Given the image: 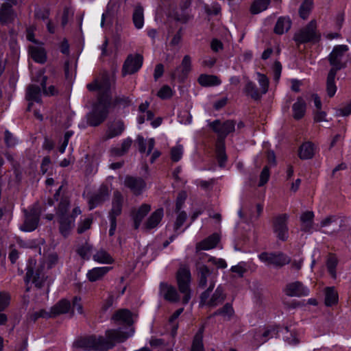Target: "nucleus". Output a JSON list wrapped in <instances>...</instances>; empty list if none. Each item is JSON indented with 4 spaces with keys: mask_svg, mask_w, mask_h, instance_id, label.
I'll return each instance as SVG.
<instances>
[{
    "mask_svg": "<svg viewBox=\"0 0 351 351\" xmlns=\"http://www.w3.org/2000/svg\"><path fill=\"white\" fill-rule=\"evenodd\" d=\"M338 301V294L333 287H327L325 290V304L328 306L335 304Z\"/></svg>",
    "mask_w": 351,
    "mask_h": 351,
    "instance_id": "de8ad7c7",
    "label": "nucleus"
},
{
    "mask_svg": "<svg viewBox=\"0 0 351 351\" xmlns=\"http://www.w3.org/2000/svg\"><path fill=\"white\" fill-rule=\"evenodd\" d=\"M258 258L267 265H273L276 267H282L291 262V258L281 252H262Z\"/></svg>",
    "mask_w": 351,
    "mask_h": 351,
    "instance_id": "1a4fd4ad",
    "label": "nucleus"
},
{
    "mask_svg": "<svg viewBox=\"0 0 351 351\" xmlns=\"http://www.w3.org/2000/svg\"><path fill=\"white\" fill-rule=\"evenodd\" d=\"M348 47L346 45L335 46L328 56V61L332 66L330 70H333L335 73L344 69L348 62Z\"/></svg>",
    "mask_w": 351,
    "mask_h": 351,
    "instance_id": "423d86ee",
    "label": "nucleus"
},
{
    "mask_svg": "<svg viewBox=\"0 0 351 351\" xmlns=\"http://www.w3.org/2000/svg\"><path fill=\"white\" fill-rule=\"evenodd\" d=\"M44 266H36V262L30 261L27 267L25 282L27 285L30 281L38 288H41L45 281L46 277L43 272Z\"/></svg>",
    "mask_w": 351,
    "mask_h": 351,
    "instance_id": "6e6552de",
    "label": "nucleus"
},
{
    "mask_svg": "<svg viewBox=\"0 0 351 351\" xmlns=\"http://www.w3.org/2000/svg\"><path fill=\"white\" fill-rule=\"evenodd\" d=\"M198 285L205 288L208 284L210 285V278L215 282V277L212 275L211 271L205 265H200L197 268Z\"/></svg>",
    "mask_w": 351,
    "mask_h": 351,
    "instance_id": "4be33fe9",
    "label": "nucleus"
},
{
    "mask_svg": "<svg viewBox=\"0 0 351 351\" xmlns=\"http://www.w3.org/2000/svg\"><path fill=\"white\" fill-rule=\"evenodd\" d=\"M92 223L91 219H85L84 221L80 222L77 227V232L79 234H82L86 230H88L90 228Z\"/></svg>",
    "mask_w": 351,
    "mask_h": 351,
    "instance_id": "774afa93",
    "label": "nucleus"
},
{
    "mask_svg": "<svg viewBox=\"0 0 351 351\" xmlns=\"http://www.w3.org/2000/svg\"><path fill=\"white\" fill-rule=\"evenodd\" d=\"M215 287V281L210 278V286L204 291L200 296V305L215 307L221 304L226 299V295L223 293V289L219 286L212 296L210 298L211 291Z\"/></svg>",
    "mask_w": 351,
    "mask_h": 351,
    "instance_id": "20e7f679",
    "label": "nucleus"
},
{
    "mask_svg": "<svg viewBox=\"0 0 351 351\" xmlns=\"http://www.w3.org/2000/svg\"><path fill=\"white\" fill-rule=\"evenodd\" d=\"M110 97L105 94L98 96L97 102L94 105L93 110L87 117V123L93 127H96L102 123L107 118L110 106Z\"/></svg>",
    "mask_w": 351,
    "mask_h": 351,
    "instance_id": "f03ea898",
    "label": "nucleus"
},
{
    "mask_svg": "<svg viewBox=\"0 0 351 351\" xmlns=\"http://www.w3.org/2000/svg\"><path fill=\"white\" fill-rule=\"evenodd\" d=\"M291 26V21L289 17L281 16L280 17L274 27V32L276 34H283L287 32Z\"/></svg>",
    "mask_w": 351,
    "mask_h": 351,
    "instance_id": "c9c22d12",
    "label": "nucleus"
},
{
    "mask_svg": "<svg viewBox=\"0 0 351 351\" xmlns=\"http://www.w3.org/2000/svg\"><path fill=\"white\" fill-rule=\"evenodd\" d=\"M336 75L337 73L333 70H330L328 73L326 79V92L329 97H332L337 91V86L335 82Z\"/></svg>",
    "mask_w": 351,
    "mask_h": 351,
    "instance_id": "a19ab883",
    "label": "nucleus"
},
{
    "mask_svg": "<svg viewBox=\"0 0 351 351\" xmlns=\"http://www.w3.org/2000/svg\"><path fill=\"white\" fill-rule=\"evenodd\" d=\"M216 154L219 166L221 167H223L227 160V156L226 154L225 149V142H216Z\"/></svg>",
    "mask_w": 351,
    "mask_h": 351,
    "instance_id": "a18cd8bd",
    "label": "nucleus"
},
{
    "mask_svg": "<svg viewBox=\"0 0 351 351\" xmlns=\"http://www.w3.org/2000/svg\"><path fill=\"white\" fill-rule=\"evenodd\" d=\"M125 130V125L121 120H115L108 123L107 130L103 138L107 141L120 136Z\"/></svg>",
    "mask_w": 351,
    "mask_h": 351,
    "instance_id": "aec40b11",
    "label": "nucleus"
},
{
    "mask_svg": "<svg viewBox=\"0 0 351 351\" xmlns=\"http://www.w3.org/2000/svg\"><path fill=\"white\" fill-rule=\"evenodd\" d=\"M234 309L231 304L226 303L223 307L215 311L209 317L221 315L224 320H230L234 315Z\"/></svg>",
    "mask_w": 351,
    "mask_h": 351,
    "instance_id": "58836bf2",
    "label": "nucleus"
},
{
    "mask_svg": "<svg viewBox=\"0 0 351 351\" xmlns=\"http://www.w3.org/2000/svg\"><path fill=\"white\" fill-rule=\"evenodd\" d=\"M275 334L276 331L274 329H266L262 333L256 332L255 337L256 339L259 340L261 343H263Z\"/></svg>",
    "mask_w": 351,
    "mask_h": 351,
    "instance_id": "5fc2aeb1",
    "label": "nucleus"
},
{
    "mask_svg": "<svg viewBox=\"0 0 351 351\" xmlns=\"http://www.w3.org/2000/svg\"><path fill=\"white\" fill-rule=\"evenodd\" d=\"M236 123L233 120L221 122L215 120L209 124L210 128L218 135L217 141L225 142L226 137L235 130Z\"/></svg>",
    "mask_w": 351,
    "mask_h": 351,
    "instance_id": "9d476101",
    "label": "nucleus"
},
{
    "mask_svg": "<svg viewBox=\"0 0 351 351\" xmlns=\"http://www.w3.org/2000/svg\"><path fill=\"white\" fill-rule=\"evenodd\" d=\"M40 75H42V80L40 82V85L43 91L44 95L47 96H52L55 95L58 93V91L54 86H50L48 88H47V77L43 75V73H40Z\"/></svg>",
    "mask_w": 351,
    "mask_h": 351,
    "instance_id": "3c124183",
    "label": "nucleus"
},
{
    "mask_svg": "<svg viewBox=\"0 0 351 351\" xmlns=\"http://www.w3.org/2000/svg\"><path fill=\"white\" fill-rule=\"evenodd\" d=\"M285 294L289 297H305L308 295L309 289L302 282L295 281L286 285L283 289Z\"/></svg>",
    "mask_w": 351,
    "mask_h": 351,
    "instance_id": "2eb2a0df",
    "label": "nucleus"
},
{
    "mask_svg": "<svg viewBox=\"0 0 351 351\" xmlns=\"http://www.w3.org/2000/svg\"><path fill=\"white\" fill-rule=\"evenodd\" d=\"M158 97L162 99H167L172 97L173 90L168 85H164L158 92Z\"/></svg>",
    "mask_w": 351,
    "mask_h": 351,
    "instance_id": "bf43d9fd",
    "label": "nucleus"
},
{
    "mask_svg": "<svg viewBox=\"0 0 351 351\" xmlns=\"http://www.w3.org/2000/svg\"><path fill=\"white\" fill-rule=\"evenodd\" d=\"M71 200L68 195H62L56 208V217L59 224V232L64 237H68L75 226L77 216L82 213L79 206L75 207L71 213H69Z\"/></svg>",
    "mask_w": 351,
    "mask_h": 351,
    "instance_id": "f257e3e1",
    "label": "nucleus"
},
{
    "mask_svg": "<svg viewBox=\"0 0 351 351\" xmlns=\"http://www.w3.org/2000/svg\"><path fill=\"white\" fill-rule=\"evenodd\" d=\"M197 81L202 86H217L221 84V80L219 77L213 75L201 74Z\"/></svg>",
    "mask_w": 351,
    "mask_h": 351,
    "instance_id": "4c0bfd02",
    "label": "nucleus"
},
{
    "mask_svg": "<svg viewBox=\"0 0 351 351\" xmlns=\"http://www.w3.org/2000/svg\"><path fill=\"white\" fill-rule=\"evenodd\" d=\"M92 249V245L86 243L77 250V252L82 258L88 260L90 257Z\"/></svg>",
    "mask_w": 351,
    "mask_h": 351,
    "instance_id": "864d4df0",
    "label": "nucleus"
},
{
    "mask_svg": "<svg viewBox=\"0 0 351 351\" xmlns=\"http://www.w3.org/2000/svg\"><path fill=\"white\" fill-rule=\"evenodd\" d=\"M143 57L141 54H130L122 67V75H132L137 72L143 65Z\"/></svg>",
    "mask_w": 351,
    "mask_h": 351,
    "instance_id": "ddd939ff",
    "label": "nucleus"
},
{
    "mask_svg": "<svg viewBox=\"0 0 351 351\" xmlns=\"http://www.w3.org/2000/svg\"><path fill=\"white\" fill-rule=\"evenodd\" d=\"M298 155L302 160L312 158L315 155L314 145L311 142L303 143L299 148Z\"/></svg>",
    "mask_w": 351,
    "mask_h": 351,
    "instance_id": "473e14b6",
    "label": "nucleus"
},
{
    "mask_svg": "<svg viewBox=\"0 0 351 351\" xmlns=\"http://www.w3.org/2000/svg\"><path fill=\"white\" fill-rule=\"evenodd\" d=\"M25 98L29 101L27 110L30 111L33 101L37 103L41 101V91L40 87L34 84L29 85L27 88Z\"/></svg>",
    "mask_w": 351,
    "mask_h": 351,
    "instance_id": "b1692460",
    "label": "nucleus"
},
{
    "mask_svg": "<svg viewBox=\"0 0 351 351\" xmlns=\"http://www.w3.org/2000/svg\"><path fill=\"white\" fill-rule=\"evenodd\" d=\"M257 80L260 86L259 90L263 95H265L268 91L269 85V79L265 74H262L261 73H257Z\"/></svg>",
    "mask_w": 351,
    "mask_h": 351,
    "instance_id": "603ef678",
    "label": "nucleus"
},
{
    "mask_svg": "<svg viewBox=\"0 0 351 351\" xmlns=\"http://www.w3.org/2000/svg\"><path fill=\"white\" fill-rule=\"evenodd\" d=\"M100 342V335H90L76 339L73 346L87 351H104L102 343Z\"/></svg>",
    "mask_w": 351,
    "mask_h": 351,
    "instance_id": "f8f14e48",
    "label": "nucleus"
},
{
    "mask_svg": "<svg viewBox=\"0 0 351 351\" xmlns=\"http://www.w3.org/2000/svg\"><path fill=\"white\" fill-rule=\"evenodd\" d=\"M270 0H254L250 6V11L252 14H257L267 9Z\"/></svg>",
    "mask_w": 351,
    "mask_h": 351,
    "instance_id": "37998d69",
    "label": "nucleus"
},
{
    "mask_svg": "<svg viewBox=\"0 0 351 351\" xmlns=\"http://www.w3.org/2000/svg\"><path fill=\"white\" fill-rule=\"evenodd\" d=\"M186 197L187 195L185 191H180L178 193L176 201V212L180 211L185 202Z\"/></svg>",
    "mask_w": 351,
    "mask_h": 351,
    "instance_id": "e2e57ef3",
    "label": "nucleus"
},
{
    "mask_svg": "<svg viewBox=\"0 0 351 351\" xmlns=\"http://www.w3.org/2000/svg\"><path fill=\"white\" fill-rule=\"evenodd\" d=\"M16 17V14L8 3H4L0 8V22L6 24L12 22Z\"/></svg>",
    "mask_w": 351,
    "mask_h": 351,
    "instance_id": "393cba45",
    "label": "nucleus"
},
{
    "mask_svg": "<svg viewBox=\"0 0 351 351\" xmlns=\"http://www.w3.org/2000/svg\"><path fill=\"white\" fill-rule=\"evenodd\" d=\"M314 217L313 211L307 210L302 213L300 217L302 231L308 233L312 232Z\"/></svg>",
    "mask_w": 351,
    "mask_h": 351,
    "instance_id": "c85d7f7f",
    "label": "nucleus"
},
{
    "mask_svg": "<svg viewBox=\"0 0 351 351\" xmlns=\"http://www.w3.org/2000/svg\"><path fill=\"white\" fill-rule=\"evenodd\" d=\"M124 185L128 188L134 195H141L146 188L145 181L141 177L127 176L124 180Z\"/></svg>",
    "mask_w": 351,
    "mask_h": 351,
    "instance_id": "f3484780",
    "label": "nucleus"
},
{
    "mask_svg": "<svg viewBox=\"0 0 351 351\" xmlns=\"http://www.w3.org/2000/svg\"><path fill=\"white\" fill-rule=\"evenodd\" d=\"M133 23L134 26L137 29H141L143 27L144 24V14H143V8L138 5L135 7L133 16H132Z\"/></svg>",
    "mask_w": 351,
    "mask_h": 351,
    "instance_id": "79ce46f5",
    "label": "nucleus"
},
{
    "mask_svg": "<svg viewBox=\"0 0 351 351\" xmlns=\"http://www.w3.org/2000/svg\"><path fill=\"white\" fill-rule=\"evenodd\" d=\"M219 241V237L217 234H213L202 241L197 243L196 250H208L215 247Z\"/></svg>",
    "mask_w": 351,
    "mask_h": 351,
    "instance_id": "c756f323",
    "label": "nucleus"
},
{
    "mask_svg": "<svg viewBox=\"0 0 351 351\" xmlns=\"http://www.w3.org/2000/svg\"><path fill=\"white\" fill-rule=\"evenodd\" d=\"M174 19L176 21L180 22L182 23H186L191 18L189 13L186 11H177L174 13Z\"/></svg>",
    "mask_w": 351,
    "mask_h": 351,
    "instance_id": "4d7b16f0",
    "label": "nucleus"
},
{
    "mask_svg": "<svg viewBox=\"0 0 351 351\" xmlns=\"http://www.w3.org/2000/svg\"><path fill=\"white\" fill-rule=\"evenodd\" d=\"M110 195L108 187L102 184L99 189L94 192L88 198V204L89 210H93L107 200Z\"/></svg>",
    "mask_w": 351,
    "mask_h": 351,
    "instance_id": "4468645a",
    "label": "nucleus"
},
{
    "mask_svg": "<svg viewBox=\"0 0 351 351\" xmlns=\"http://www.w3.org/2000/svg\"><path fill=\"white\" fill-rule=\"evenodd\" d=\"M230 271L236 274L238 277L242 278L247 271L246 264L243 262L239 263L238 265L232 266Z\"/></svg>",
    "mask_w": 351,
    "mask_h": 351,
    "instance_id": "052dcab7",
    "label": "nucleus"
},
{
    "mask_svg": "<svg viewBox=\"0 0 351 351\" xmlns=\"http://www.w3.org/2000/svg\"><path fill=\"white\" fill-rule=\"evenodd\" d=\"M123 203V196L119 191H115L113 193L112 201V208L109 212L108 217H114L117 219V217L119 216L122 212V207Z\"/></svg>",
    "mask_w": 351,
    "mask_h": 351,
    "instance_id": "5701e85b",
    "label": "nucleus"
},
{
    "mask_svg": "<svg viewBox=\"0 0 351 351\" xmlns=\"http://www.w3.org/2000/svg\"><path fill=\"white\" fill-rule=\"evenodd\" d=\"M29 51L35 62L43 64L47 61V53L43 47L30 46Z\"/></svg>",
    "mask_w": 351,
    "mask_h": 351,
    "instance_id": "72a5a7b5",
    "label": "nucleus"
},
{
    "mask_svg": "<svg viewBox=\"0 0 351 351\" xmlns=\"http://www.w3.org/2000/svg\"><path fill=\"white\" fill-rule=\"evenodd\" d=\"M151 206L149 204H143L137 210L132 211V218L134 220V228L138 229L142 220L150 211Z\"/></svg>",
    "mask_w": 351,
    "mask_h": 351,
    "instance_id": "cd10ccee",
    "label": "nucleus"
},
{
    "mask_svg": "<svg viewBox=\"0 0 351 351\" xmlns=\"http://www.w3.org/2000/svg\"><path fill=\"white\" fill-rule=\"evenodd\" d=\"M306 104L302 97H298L296 102L293 104V117L295 119H301L305 114Z\"/></svg>",
    "mask_w": 351,
    "mask_h": 351,
    "instance_id": "2f4dec72",
    "label": "nucleus"
},
{
    "mask_svg": "<svg viewBox=\"0 0 351 351\" xmlns=\"http://www.w3.org/2000/svg\"><path fill=\"white\" fill-rule=\"evenodd\" d=\"M132 143V140L130 138H125L121 145V147H114L110 150V154L113 156H121L125 155L130 149Z\"/></svg>",
    "mask_w": 351,
    "mask_h": 351,
    "instance_id": "f704fd0d",
    "label": "nucleus"
},
{
    "mask_svg": "<svg viewBox=\"0 0 351 351\" xmlns=\"http://www.w3.org/2000/svg\"><path fill=\"white\" fill-rule=\"evenodd\" d=\"M204 327L202 326L195 335L191 348V351H205L203 343V333Z\"/></svg>",
    "mask_w": 351,
    "mask_h": 351,
    "instance_id": "e433bc0d",
    "label": "nucleus"
},
{
    "mask_svg": "<svg viewBox=\"0 0 351 351\" xmlns=\"http://www.w3.org/2000/svg\"><path fill=\"white\" fill-rule=\"evenodd\" d=\"M131 334L128 333L119 328L117 329H108L105 332V336L100 335L104 351L112 349L117 343L124 342Z\"/></svg>",
    "mask_w": 351,
    "mask_h": 351,
    "instance_id": "39448f33",
    "label": "nucleus"
},
{
    "mask_svg": "<svg viewBox=\"0 0 351 351\" xmlns=\"http://www.w3.org/2000/svg\"><path fill=\"white\" fill-rule=\"evenodd\" d=\"M159 293L165 300L176 303L180 300L179 293L175 287L167 282H160L159 286Z\"/></svg>",
    "mask_w": 351,
    "mask_h": 351,
    "instance_id": "a211bd4d",
    "label": "nucleus"
},
{
    "mask_svg": "<svg viewBox=\"0 0 351 351\" xmlns=\"http://www.w3.org/2000/svg\"><path fill=\"white\" fill-rule=\"evenodd\" d=\"M183 154V147L182 145L173 147L171 149V158L173 162L179 161Z\"/></svg>",
    "mask_w": 351,
    "mask_h": 351,
    "instance_id": "13d9d810",
    "label": "nucleus"
},
{
    "mask_svg": "<svg viewBox=\"0 0 351 351\" xmlns=\"http://www.w3.org/2000/svg\"><path fill=\"white\" fill-rule=\"evenodd\" d=\"M313 7V0H304L299 8V15L302 19H306Z\"/></svg>",
    "mask_w": 351,
    "mask_h": 351,
    "instance_id": "09e8293b",
    "label": "nucleus"
},
{
    "mask_svg": "<svg viewBox=\"0 0 351 351\" xmlns=\"http://www.w3.org/2000/svg\"><path fill=\"white\" fill-rule=\"evenodd\" d=\"M288 219L289 215L284 213L274 217L272 220L274 232L277 238L282 241H287L289 237Z\"/></svg>",
    "mask_w": 351,
    "mask_h": 351,
    "instance_id": "9b49d317",
    "label": "nucleus"
},
{
    "mask_svg": "<svg viewBox=\"0 0 351 351\" xmlns=\"http://www.w3.org/2000/svg\"><path fill=\"white\" fill-rule=\"evenodd\" d=\"M244 93L250 96L254 100H258L261 98L263 94L261 90L256 87V84L252 82L248 81L244 88Z\"/></svg>",
    "mask_w": 351,
    "mask_h": 351,
    "instance_id": "ea45409f",
    "label": "nucleus"
},
{
    "mask_svg": "<svg viewBox=\"0 0 351 351\" xmlns=\"http://www.w3.org/2000/svg\"><path fill=\"white\" fill-rule=\"evenodd\" d=\"M5 143L8 147H13L17 144L16 138L8 130L5 131Z\"/></svg>",
    "mask_w": 351,
    "mask_h": 351,
    "instance_id": "69168bd1",
    "label": "nucleus"
},
{
    "mask_svg": "<svg viewBox=\"0 0 351 351\" xmlns=\"http://www.w3.org/2000/svg\"><path fill=\"white\" fill-rule=\"evenodd\" d=\"M319 38L320 34L317 31V24L314 20H312L306 26L298 30L293 36V40L298 44L317 42Z\"/></svg>",
    "mask_w": 351,
    "mask_h": 351,
    "instance_id": "0eeeda50",
    "label": "nucleus"
},
{
    "mask_svg": "<svg viewBox=\"0 0 351 351\" xmlns=\"http://www.w3.org/2000/svg\"><path fill=\"white\" fill-rule=\"evenodd\" d=\"M93 260L99 263L110 264L114 260L112 256L104 250H98L93 256Z\"/></svg>",
    "mask_w": 351,
    "mask_h": 351,
    "instance_id": "49530a36",
    "label": "nucleus"
},
{
    "mask_svg": "<svg viewBox=\"0 0 351 351\" xmlns=\"http://www.w3.org/2000/svg\"><path fill=\"white\" fill-rule=\"evenodd\" d=\"M164 215L163 208H160L153 212L143 226V228L149 230L157 227Z\"/></svg>",
    "mask_w": 351,
    "mask_h": 351,
    "instance_id": "a878e982",
    "label": "nucleus"
},
{
    "mask_svg": "<svg viewBox=\"0 0 351 351\" xmlns=\"http://www.w3.org/2000/svg\"><path fill=\"white\" fill-rule=\"evenodd\" d=\"M191 70V59L189 55L184 56L181 64L171 73L172 80L178 79L183 82Z\"/></svg>",
    "mask_w": 351,
    "mask_h": 351,
    "instance_id": "dca6fc26",
    "label": "nucleus"
},
{
    "mask_svg": "<svg viewBox=\"0 0 351 351\" xmlns=\"http://www.w3.org/2000/svg\"><path fill=\"white\" fill-rule=\"evenodd\" d=\"M208 262L215 265L218 269H225L228 266L227 263L223 258L211 256L208 258Z\"/></svg>",
    "mask_w": 351,
    "mask_h": 351,
    "instance_id": "338daca9",
    "label": "nucleus"
},
{
    "mask_svg": "<svg viewBox=\"0 0 351 351\" xmlns=\"http://www.w3.org/2000/svg\"><path fill=\"white\" fill-rule=\"evenodd\" d=\"M178 213L176 221L174 223L173 230L177 232L179 228L184 224L187 218V214L184 211L176 212Z\"/></svg>",
    "mask_w": 351,
    "mask_h": 351,
    "instance_id": "6e6d98bb",
    "label": "nucleus"
},
{
    "mask_svg": "<svg viewBox=\"0 0 351 351\" xmlns=\"http://www.w3.org/2000/svg\"><path fill=\"white\" fill-rule=\"evenodd\" d=\"M269 177V167L268 166H265L263 167L262 171L261 172L258 186H262L268 182Z\"/></svg>",
    "mask_w": 351,
    "mask_h": 351,
    "instance_id": "680f3d73",
    "label": "nucleus"
},
{
    "mask_svg": "<svg viewBox=\"0 0 351 351\" xmlns=\"http://www.w3.org/2000/svg\"><path fill=\"white\" fill-rule=\"evenodd\" d=\"M191 274L189 267L184 265H180L176 273V281L179 291L182 294V302L183 304H188L191 298Z\"/></svg>",
    "mask_w": 351,
    "mask_h": 351,
    "instance_id": "7ed1b4c3",
    "label": "nucleus"
},
{
    "mask_svg": "<svg viewBox=\"0 0 351 351\" xmlns=\"http://www.w3.org/2000/svg\"><path fill=\"white\" fill-rule=\"evenodd\" d=\"M71 309V303L66 299L60 300L51 308L52 316L56 317L61 314L67 313Z\"/></svg>",
    "mask_w": 351,
    "mask_h": 351,
    "instance_id": "7c9ffc66",
    "label": "nucleus"
},
{
    "mask_svg": "<svg viewBox=\"0 0 351 351\" xmlns=\"http://www.w3.org/2000/svg\"><path fill=\"white\" fill-rule=\"evenodd\" d=\"M25 221L21 229L26 232L34 230L38 225L40 215L36 209H31L29 212L25 211Z\"/></svg>",
    "mask_w": 351,
    "mask_h": 351,
    "instance_id": "6ab92c4d",
    "label": "nucleus"
},
{
    "mask_svg": "<svg viewBox=\"0 0 351 351\" xmlns=\"http://www.w3.org/2000/svg\"><path fill=\"white\" fill-rule=\"evenodd\" d=\"M338 264L337 258L334 255H330L327 259L326 267L328 273L334 279L337 278L336 267Z\"/></svg>",
    "mask_w": 351,
    "mask_h": 351,
    "instance_id": "8fccbe9b",
    "label": "nucleus"
},
{
    "mask_svg": "<svg viewBox=\"0 0 351 351\" xmlns=\"http://www.w3.org/2000/svg\"><path fill=\"white\" fill-rule=\"evenodd\" d=\"M132 313L127 308L119 309L112 316V321L114 324H121L126 326H132L134 323Z\"/></svg>",
    "mask_w": 351,
    "mask_h": 351,
    "instance_id": "412c9836",
    "label": "nucleus"
},
{
    "mask_svg": "<svg viewBox=\"0 0 351 351\" xmlns=\"http://www.w3.org/2000/svg\"><path fill=\"white\" fill-rule=\"evenodd\" d=\"M99 79V96L107 94L110 97L109 90L110 88L111 83L110 77L107 74H103Z\"/></svg>",
    "mask_w": 351,
    "mask_h": 351,
    "instance_id": "c03bdc74",
    "label": "nucleus"
},
{
    "mask_svg": "<svg viewBox=\"0 0 351 351\" xmlns=\"http://www.w3.org/2000/svg\"><path fill=\"white\" fill-rule=\"evenodd\" d=\"M114 104L123 107L129 106L131 104V99L129 97L124 95L117 96L114 99Z\"/></svg>",
    "mask_w": 351,
    "mask_h": 351,
    "instance_id": "0e129e2a",
    "label": "nucleus"
},
{
    "mask_svg": "<svg viewBox=\"0 0 351 351\" xmlns=\"http://www.w3.org/2000/svg\"><path fill=\"white\" fill-rule=\"evenodd\" d=\"M111 268L112 267H110L93 268L92 269L88 270L86 273V278L91 282L101 280Z\"/></svg>",
    "mask_w": 351,
    "mask_h": 351,
    "instance_id": "bb28decb",
    "label": "nucleus"
}]
</instances>
